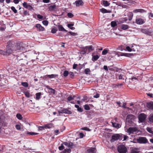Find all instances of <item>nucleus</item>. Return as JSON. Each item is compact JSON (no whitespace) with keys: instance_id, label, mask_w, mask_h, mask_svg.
<instances>
[{"instance_id":"55","label":"nucleus","mask_w":153,"mask_h":153,"mask_svg":"<svg viewBox=\"0 0 153 153\" xmlns=\"http://www.w3.org/2000/svg\"><path fill=\"white\" fill-rule=\"evenodd\" d=\"M64 148V147L62 144L61 146L59 147V149L60 150H62Z\"/></svg>"},{"instance_id":"45","label":"nucleus","mask_w":153,"mask_h":153,"mask_svg":"<svg viewBox=\"0 0 153 153\" xmlns=\"http://www.w3.org/2000/svg\"><path fill=\"white\" fill-rule=\"evenodd\" d=\"M91 72L90 70L88 68H86L84 71L85 73L86 74H88V73Z\"/></svg>"},{"instance_id":"37","label":"nucleus","mask_w":153,"mask_h":153,"mask_svg":"<svg viewBox=\"0 0 153 153\" xmlns=\"http://www.w3.org/2000/svg\"><path fill=\"white\" fill-rule=\"evenodd\" d=\"M69 73L68 71H67V70H65L64 71V73L63 74V76L65 77H66L68 76Z\"/></svg>"},{"instance_id":"30","label":"nucleus","mask_w":153,"mask_h":153,"mask_svg":"<svg viewBox=\"0 0 153 153\" xmlns=\"http://www.w3.org/2000/svg\"><path fill=\"white\" fill-rule=\"evenodd\" d=\"M57 31V29L55 27H54L51 30V32L52 33H54L56 32Z\"/></svg>"},{"instance_id":"58","label":"nucleus","mask_w":153,"mask_h":153,"mask_svg":"<svg viewBox=\"0 0 153 153\" xmlns=\"http://www.w3.org/2000/svg\"><path fill=\"white\" fill-rule=\"evenodd\" d=\"M16 128L18 130H20L21 128L20 125L19 124H17L16 125Z\"/></svg>"},{"instance_id":"6","label":"nucleus","mask_w":153,"mask_h":153,"mask_svg":"<svg viewBox=\"0 0 153 153\" xmlns=\"http://www.w3.org/2000/svg\"><path fill=\"white\" fill-rule=\"evenodd\" d=\"M141 31L143 33L149 35L151 34L152 30V29L150 28H145L142 29Z\"/></svg>"},{"instance_id":"48","label":"nucleus","mask_w":153,"mask_h":153,"mask_svg":"<svg viewBox=\"0 0 153 153\" xmlns=\"http://www.w3.org/2000/svg\"><path fill=\"white\" fill-rule=\"evenodd\" d=\"M6 28V27L4 25H3L1 27H0V30L1 31H4Z\"/></svg>"},{"instance_id":"29","label":"nucleus","mask_w":153,"mask_h":153,"mask_svg":"<svg viewBox=\"0 0 153 153\" xmlns=\"http://www.w3.org/2000/svg\"><path fill=\"white\" fill-rule=\"evenodd\" d=\"M111 26L112 27H114L117 25L116 22L115 21H112L111 23Z\"/></svg>"},{"instance_id":"49","label":"nucleus","mask_w":153,"mask_h":153,"mask_svg":"<svg viewBox=\"0 0 153 153\" xmlns=\"http://www.w3.org/2000/svg\"><path fill=\"white\" fill-rule=\"evenodd\" d=\"M69 76L70 78H73L74 77V74L73 72H70L69 73Z\"/></svg>"},{"instance_id":"17","label":"nucleus","mask_w":153,"mask_h":153,"mask_svg":"<svg viewBox=\"0 0 153 153\" xmlns=\"http://www.w3.org/2000/svg\"><path fill=\"white\" fill-rule=\"evenodd\" d=\"M75 3L76 6L82 5L83 4V1L81 0H76V1Z\"/></svg>"},{"instance_id":"50","label":"nucleus","mask_w":153,"mask_h":153,"mask_svg":"<svg viewBox=\"0 0 153 153\" xmlns=\"http://www.w3.org/2000/svg\"><path fill=\"white\" fill-rule=\"evenodd\" d=\"M128 19L126 17L122 19V20L120 21L121 23H124L125 22H126L128 20Z\"/></svg>"},{"instance_id":"60","label":"nucleus","mask_w":153,"mask_h":153,"mask_svg":"<svg viewBox=\"0 0 153 153\" xmlns=\"http://www.w3.org/2000/svg\"><path fill=\"white\" fill-rule=\"evenodd\" d=\"M23 14L25 16L29 15L30 14L27 10L24 11L23 12Z\"/></svg>"},{"instance_id":"15","label":"nucleus","mask_w":153,"mask_h":153,"mask_svg":"<svg viewBox=\"0 0 153 153\" xmlns=\"http://www.w3.org/2000/svg\"><path fill=\"white\" fill-rule=\"evenodd\" d=\"M57 27L59 31L67 32L68 31L65 29L62 25H59L57 26Z\"/></svg>"},{"instance_id":"41","label":"nucleus","mask_w":153,"mask_h":153,"mask_svg":"<svg viewBox=\"0 0 153 153\" xmlns=\"http://www.w3.org/2000/svg\"><path fill=\"white\" fill-rule=\"evenodd\" d=\"M23 7L26 8H27L28 7V4L26 2H24L22 4Z\"/></svg>"},{"instance_id":"36","label":"nucleus","mask_w":153,"mask_h":153,"mask_svg":"<svg viewBox=\"0 0 153 153\" xmlns=\"http://www.w3.org/2000/svg\"><path fill=\"white\" fill-rule=\"evenodd\" d=\"M16 117L19 120H21L22 118V115L20 114H17L16 115Z\"/></svg>"},{"instance_id":"39","label":"nucleus","mask_w":153,"mask_h":153,"mask_svg":"<svg viewBox=\"0 0 153 153\" xmlns=\"http://www.w3.org/2000/svg\"><path fill=\"white\" fill-rule=\"evenodd\" d=\"M147 131L149 133L152 134H153V131H152V129L151 128L147 127L146 129Z\"/></svg>"},{"instance_id":"51","label":"nucleus","mask_w":153,"mask_h":153,"mask_svg":"<svg viewBox=\"0 0 153 153\" xmlns=\"http://www.w3.org/2000/svg\"><path fill=\"white\" fill-rule=\"evenodd\" d=\"M0 54L4 55H6V53L5 51L2 50H0Z\"/></svg>"},{"instance_id":"31","label":"nucleus","mask_w":153,"mask_h":153,"mask_svg":"<svg viewBox=\"0 0 153 153\" xmlns=\"http://www.w3.org/2000/svg\"><path fill=\"white\" fill-rule=\"evenodd\" d=\"M102 3L103 5L105 6H108L109 5V4L108 3V2L107 1L103 0L102 1Z\"/></svg>"},{"instance_id":"63","label":"nucleus","mask_w":153,"mask_h":153,"mask_svg":"<svg viewBox=\"0 0 153 153\" xmlns=\"http://www.w3.org/2000/svg\"><path fill=\"white\" fill-rule=\"evenodd\" d=\"M126 49L128 51L131 52L132 51V49L130 48L129 46H127L126 47Z\"/></svg>"},{"instance_id":"47","label":"nucleus","mask_w":153,"mask_h":153,"mask_svg":"<svg viewBox=\"0 0 153 153\" xmlns=\"http://www.w3.org/2000/svg\"><path fill=\"white\" fill-rule=\"evenodd\" d=\"M108 51L107 50L104 49L102 52V54L103 55H105L108 53Z\"/></svg>"},{"instance_id":"44","label":"nucleus","mask_w":153,"mask_h":153,"mask_svg":"<svg viewBox=\"0 0 153 153\" xmlns=\"http://www.w3.org/2000/svg\"><path fill=\"white\" fill-rule=\"evenodd\" d=\"M84 108L85 110H89L90 109V108L89 106L87 104L85 105L84 106Z\"/></svg>"},{"instance_id":"8","label":"nucleus","mask_w":153,"mask_h":153,"mask_svg":"<svg viewBox=\"0 0 153 153\" xmlns=\"http://www.w3.org/2000/svg\"><path fill=\"white\" fill-rule=\"evenodd\" d=\"M59 114L60 113H65L66 114H70L72 113V112L68 110L67 108H64L62 110H61L60 111H59Z\"/></svg>"},{"instance_id":"26","label":"nucleus","mask_w":153,"mask_h":153,"mask_svg":"<svg viewBox=\"0 0 153 153\" xmlns=\"http://www.w3.org/2000/svg\"><path fill=\"white\" fill-rule=\"evenodd\" d=\"M41 93V92H38L36 94V100H39L40 98Z\"/></svg>"},{"instance_id":"53","label":"nucleus","mask_w":153,"mask_h":153,"mask_svg":"<svg viewBox=\"0 0 153 153\" xmlns=\"http://www.w3.org/2000/svg\"><path fill=\"white\" fill-rule=\"evenodd\" d=\"M45 125L44 126H40L39 127V129L41 131H42L45 130Z\"/></svg>"},{"instance_id":"32","label":"nucleus","mask_w":153,"mask_h":153,"mask_svg":"<svg viewBox=\"0 0 153 153\" xmlns=\"http://www.w3.org/2000/svg\"><path fill=\"white\" fill-rule=\"evenodd\" d=\"M131 55V53H122L121 55V56H124L126 57H129Z\"/></svg>"},{"instance_id":"38","label":"nucleus","mask_w":153,"mask_h":153,"mask_svg":"<svg viewBox=\"0 0 153 153\" xmlns=\"http://www.w3.org/2000/svg\"><path fill=\"white\" fill-rule=\"evenodd\" d=\"M134 116L132 114H129L128 115L127 117V119H130L131 120L133 118Z\"/></svg>"},{"instance_id":"42","label":"nucleus","mask_w":153,"mask_h":153,"mask_svg":"<svg viewBox=\"0 0 153 153\" xmlns=\"http://www.w3.org/2000/svg\"><path fill=\"white\" fill-rule=\"evenodd\" d=\"M11 10L14 12V13H17V10L15 8L13 7L12 6L11 7Z\"/></svg>"},{"instance_id":"23","label":"nucleus","mask_w":153,"mask_h":153,"mask_svg":"<svg viewBox=\"0 0 153 153\" xmlns=\"http://www.w3.org/2000/svg\"><path fill=\"white\" fill-rule=\"evenodd\" d=\"M100 11L102 12V13H110L111 12V11L110 10H108L106 9H105L104 8H102L101 9H100Z\"/></svg>"},{"instance_id":"25","label":"nucleus","mask_w":153,"mask_h":153,"mask_svg":"<svg viewBox=\"0 0 153 153\" xmlns=\"http://www.w3.org/2000/svg\"><path fill=\"white\" fill-rule=\"evenodd\" d=\"M74 25V24L72 23L68 24L67 25V26L68 27L70 28L72 30H74L75 29V28L74 27H72Z\"/></svg>"},{"instance_id":"19","label":"nucleus","mask_w":153,"mask_h":153,"mask_svg":"<svg viewBox=\"0 0 153 153\" xmlns=\"http://www.w3.org/2000/svg\"><path fill=\"white\" fill-rule=\"evenodd\" d=\"M92 60L94 62H95L96 60H97L100 57V56L99 55H93V54H92Z\"/></svg>"},{"instance_id":"34","label":"nucleus","mask_w":153,"mask_h":153,"mask_svg":"<svg viewBox=\"0 0 153 153\" xmlns=\"http://www.w3.org/2000/svg\"><path fill=\"white\" fill-rule=\"evenodd\" d=\"M47 88L48 89L51 90V93H53V94H55L56 91L54 89H53L52 88L50 87H49V86L47 87Z\"/></svg>"},{"instance_id":"14","label":"nucleus","mask_w":153,"mask_h":153,"mask_svg":"<svg viewBox=\"0 0 153 153\" xmlns=\"http://www.w3.org/2000/svg\"><path fill=\"white\" fill-rule=\"evenodd\" d=\"M88 153H96L97 150L94 148H91L87 150Z\"/></svg>"},{"instance_id":"5","label":"nucleus","mask_w":153,"mask_h":153,"mask_svg":"<svg viewBox=\"0 0 153 153\" xmlns=\"http://www.w3.org/2000/svg\"><path fill=\"white\" fill-rule=\"evenodd\" d=\"M63 144L65 146L71 148H73L75 147V145L73 143L70 141L64 142Z\"/></svg>"},{"instance_id":"16","label":"nucleus","mask_w":153,"mask_h":153,"mask_svg":"<svg viewBox=\"0 0 153 153\" xmlns=\"http://www.w3.org/2000/svg\"><path fill=\"white\" fill-rule=\"evenodd\" d=\"M49 78H53L57 77L58 76V74H52L51 75H47L45 76Z\"/></svg>"},{"instance_id":"35","label":"nucleus","mask_w":153,"mask_h":153,"mask_svg":"<svg viewBox=\"0 0 153 153\" xmlns=\"http://www.w3.org/2000/svg\"><path fill=\"white\" fill-rule=\"evenodd\" d=\"M130 153H139V152L137 151L136 149H132Z\"/></svg>"},{"instance_id":"24","label":"nucleus","mask_w":153,"mask_h":153,"mask_svg":"<svg viewBox=\"0 0 153 153\" xmlns=\"http://www.w3.org/2000/svg\"><path fill=\"white\" fill-rule=\"evenodd\" d=\"M56 7V5L54 4L53 5H51L49 7L48 9L49 10L51 11H53L54 10Z\"/></svg>"},{"instance_id":"2","label":"nucleus","mask_w":153,"mask_h":153,"mask_svg":"<svg viewBox=\"0 0 153 153\" xmlns=\"http://www.w3.org/2000/svg\"><path fill=\"white\" fill-rule=\"evenodd\" d=\"M118 151L120 153H126L127 151V149L124 145L119 146L117 148Z\"/></svg>"},{"instance_id":"4","label":"nucleus","mask_w":153,"mask_h":153,"mask_svg":"<svg viewBox=\"0 0 153 153\" xmlns=\"http://www.w3.org/2000/svg\"><path fill=\"white\" fill-rule=\"evenodd\" d=\"M137 141L140 143H146L148 142L147 139L145 137H140L137 139Z\"/></svg>"},{"instance_id":"52","label":"nucleus","mask_w":153,"mask_h":153,"mask_svg":"<svg viewBox=\"0 0 153 153\" xmlns=\"http://www.w3.org/2000/svg\"><path fill=\"white\" fill-rule=\"evenodd\" d=\"M74 96L73 97H72L71 96H70L67 98V100H68V101H70L71 100H74Z\"/></svg>"},{"instance_id":"33","label":"nucleus","mask_w":153,"mask_h":153,"mask_svg":"<svg viewBox=\"0 0 153 153\" xmlns=\"http://www.w3.org/2000/svg\"><path fill=\"white\" fill-rule=\"evenodd\" d=\"M24 93L26 97L27 98L30 97V93L28 91H25L24 92Z\"/></svg>"},{"instance_id":"12","label":"nucleus","mask_w":153,"mask_h":153,"mask_svg":"<svg viewBox=\"0 0 153 153\" xmlns=\"http://www.w3.org/2000/svg\"><path fill=\"white\" fill-rule=\"evenodd\" d=\"M136 23L138 25H142L145 23L143 19L141 18H137L135 20Z\"/></svg>"},{"instance_id":"54","label":"nucleus","mask_w":153,"mask_h":153,"mask_svg":"<svg viewBox=\"0 0 153 153\" xmlns=\"http://www.w3.org/2000/svg\"><path fill=\"white\" fill-rule=\"evenodd\" d=\"M43 24L45 26H47L48 25V22L47 20H44L42 21Z\"/></svg>"},{"instance_id":"28","label":"nucleus","mask_w":153,"mask_h":153,"mask_svg":"<svg viewBox=\"0 0 153 153\" xmlns=\"http://www.w3.org/2000/svg\"><path fill=\"white\" fill-rule=\"evenodd\" d=\"M113 126L116 128H119L120 125L118 123H112Z\"/></svg>"},{"instance_id":"9","label":"nucleus","mask_w":153,"mask_h":153,"mask_svg":"<svg viewBox=\"0 0 153 153\" xmlns=\"http://www.w3.org/2000/svg\"><path fill=\"white\" fill-rule=\"evenodd\" d=\"M127 131L129 134H133L134 132L137 131V129L136 127H130L127 129Z\"/></svg>"},{"instance_id":"62","label":"nucleus","mask_w":153,"mask_h":153,"mask_svg":"<svg viewBox=\"0 0 153 153\" xmlns=\"http://www.w3.org/2000/svg\"><path fill=\"white\" fill-rule=\"evenodd\" d=\"M77 110L79 112H82L83 111V109L81 107L77 109Z\"/></svg>"},{"instance_id":"13","label":"nucleus","mask_w":153,"mask_h":153,"mask_svg":"<svg viewBox=\"0 0 153 153\" xmlns=\"http://www.w3.org/2000/svg\"><path fill=\"white\" fill-rule=\"evenodd\" d=\"M134 13L140 12V13H144L146 12V11L142 9H138L134 10L133 11Z\"/></svg>"},{"instance_id":"10","label":"nucleus","mask_w":153,"mask_h":153,"mask_svg":"<svg viewBox=\"0 0 153 153\" xmlns=\"http://www.w3.org/2000/svg\"><path fill=\"white\" fill-rule=\"evenodd\" d=\"M88 49V52H90L93 50L94 49L92 48V46L91 45L86 46L84 49V53H83V54L86 53Z\"/></svg>"},{"instance_id":"18","label":"nucleus","mask_w":153,"mask_h":153,"mask_svg":"<svg viewBox=\"0 0 153 153\" xmlns=\"http://www.w3.org/2000/svg\"><path fill=\"white\" fill-rule=\"evenodd\" d=\"M147 107L149 109L153 110V102H150L147 103Z\"/></svg>"},{"instance_id":"21","label":"nucleus","mask_w":153,"mask_h":153,"mask_svg":"<svg viewBox=\"0 0 153 153\" xmlns=\"http://www.w3.org/2000/svg\"><path fill=\"white\" fill-rule=\"evenodd\" d=\"M45 129L51 128L53 126V124L52 123H50L45 125Z\"/></svg>"},{"instance_id":"43","label":"nucleus","mask_w":153,"mask_h":153,"mask_svg":"<svg viewBox=\"0 0 153 153\" xmlns=\"http://www.w3.org/2000/svg\"><path fill=\"white\" fill-rule=\"evenodd\" d=\"M149 120L150 122H153V114H151L150 115Z\"/></svg>"},{"instance_id":"22","label":"nucleus","mask_w":153,"mask_h":153,"mask_svg":"<svg viewBox=\"0 0 153 153\" xmlns=\"http://www.w3.org/2000/svg\"><path fill=\"white\" fill-rule=\"evenodd\" d=\"M133 14L132 12H129L128 14V20H129V21L131 20L133 17Z\"/></svg>"},{"instance_id":"61","label":"nucleus","mask_w":153,"mask_h":153,"mask_svg":"<svg viewBox=\"0 0 153 153\" xmlns=\"http://www.w3.org/2000/svg\"><path fill=\"white\" fill-rule=\"evenodd\" d=\"M68 33H69L71 35H72V36H75L76 35V33H75L73 32H71V31L69 32Z\"/></svg>"},{"instance_id":"20","label":"nucleus","mask_w":153,"mask_h":153,"mask_svg":"<svg viewBox=\"0 0 153 153\" xmlns=\"http://www.w3.org/2000/svg\"><path fill=\"white\" fill-rule=\"evenodd\" d=\"M121 28L123 30H126L129 28V26L127 25L123 24L121 26Z\"/></svg>"},{"instance_id":"57","label":"nucleus","mask_w":153,"mask_h":153,"mask_svg":"<svg viewBox=\"0 0 153 153\" xmlns=\"http://www.w3.org/2000/svg\"><path fill=\"white\" fill-rule=\"evenodd\" d=\"M68 16L70 18H71L73 17L74 16L73 15L72 13H68L67 14Z\"/></svg>"},{"instance_id":"7","label":"nucleus","mask_w":153,"mask_h":153,"mask_svg":"<svg viewBox=\"0 0 153 153\" xmlns=\"http://www.w3.org/2000/svg\"><path fill=\"white\" fill-rule=\"evenodd\" d=\"M146 118V115L143 114H140L139 116L138 119L141 122H143Z\"/></svg>"},{"instance_id":"46","label":"nucleus","mask_w":153,"mask_h":153,"mask_svg":"<svg viewBox=\"0 0 153 153\" xmlns=\"http://www.w3.org/2000/svg\"><path fill=\"white\" fill-rule=\"evenodd\" d=\"M125 77V76L122 74H120L119 77V79L124 80V79Z\"/></svg>"},{"instance_id":"27","label":"nucleus","mask_w":153,"mask_h":153,"mask_svg":"<svg viewBox=\"0 0 153 153\" xmlns=\"http://www.w3.org/2000/svg\"><path fill=\"white\" fill-rule=\"evenodd\" d=\"M71 150L70 149H66L62 152L63 153H70Z\"/></svg>"},{"instance_id":"59","label":"nucleus","mask_w":153,"mask_h":153,"mask_svg":"<svg viewBox=\"0 0 153 153\" xmlns=\"http://www.w3.org/2000/svg\"><path fill=\"white\" fill-rule=\"evenodd\" d=\"M81 129L87 131H90V129L89 128H88L87 127H84L82 128H81Z\"/></svg>"},{"instance_id":"11","label":"nucleus","mask_w":153,"mask_h":153,"mask_svg":"<svg viewBox=\"0 0 153 153\" xmlns=\"http://www.w3.org/2000/svg\"><path fill=\"white\" fill-rule=\"evenodd\" d=\"M39 31H43L45 30L44 28L40 24H36L34 26Z\"/></svg>"},{"instance_id":"40","label":"nucleus","mask_w":153,"mask_h":153,"mask_svg":"<svg viewBox=\"0 0 153 153\" xmlns=\"http://www.w3.org/2000/svg\"><path fill=\"white\" fill-rule=\"evenodd\" d=\"M21 85L25 87H27L28 86V84L27 82H22L21 83Z\"/></svg>"},{"instance_id":"1","label":"nucleus","mask_w":153,"mask_h":153,"mask_svg":"<svg viewBox=\"0 0 153 153\" xmlns=\"http://www.w3.org/2000/svg\"><path fill=\"white\" fill-rule=\"evenodd\" d=\"M18 44H15L13 41L9 40L7 42L6 47V55L11 53L14 51L20 49L19 46L18 45Z\"/></svg>"},{"instance_id":"64","label":"nucleus","mask_w":153,"mask_h":153,"mask_svg":"<svg viewBox=\"0 0 153 153\" xmlns=\"http://www.w3.org/2000/svg\"><path fill=\"white\" fill-rule=\"evenodd\" d=\"M100 94L98 93L96 94L95 95H94L93 97L95 98H98L100 97Z\"/></svg>"},{"instance_id":"56","label":"nucleus","mask_w":153,"mask_h":153,"mask_svg":"<svg viewBox=\"0 0 153 153\" xmlns=\"http://www.w3.org/2000/svg\"><path fill=\"white\" fill-rule=\"evenodd\" d=\"M27 134L29 135H37L38 134V133H34L33 132H29L27 133Z\"/></svg>"},{"instance_id":"3","label":"nucleus","mask_w":153,"mask_h":153,"mask_svg":"<svg viewBox=\"0 0 153 153\" xmlns=\"http://www.w3.org/2000/svg\"><path fill=\"white\" fill-rule=\"evenodd\" d=\"M122 135H120L119 134H117L112 136L111 141L112 142H113L118 139L122 140Z\"/></svg>"}]
</instances>
